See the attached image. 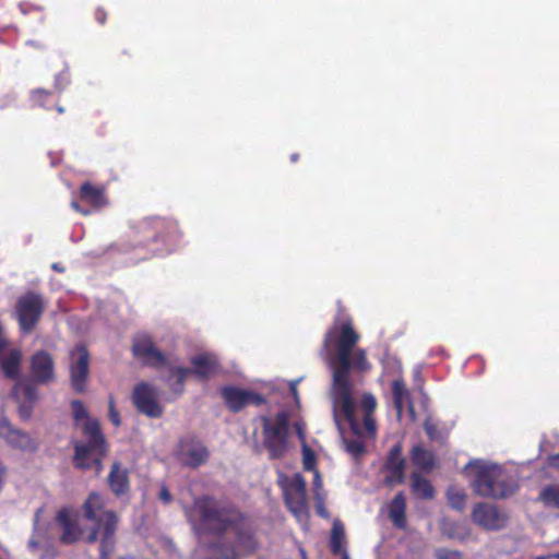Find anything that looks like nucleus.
Masks as SVG:
<instances>
[{
    "mask_svg": "<svg viewBox=\"0 0 559 559\" xmlns=\"http://www.w3.org/2000/svg\"><path fill=\"white\" fill-rule=\"evenodd\" d=\"M359 341V334L354 330L352 322H344L340 330L336 326L330 329L324 337L323 345L329 348L334 343L335 350L328 358L329 368L332 371L330 394L335 395V403L347 407L348 393H355L353 370L368 368L364 349H354Z\"/></svg>",
    "mask_w": 559,
    "mask_h": 559,
    "instance_id": "nucleus-1",
    "label": "nucleus"
},
{
    "mask_svg": "<svg viewBox=\"0 0 559 559\" xmlns=\"http://www.w3.org/2000/svg\"><path fill=\"white\" fill-rule=\"evenodd\" d=\"M71 409L76 423L83 420L82 430L86 441H76L74 443L73 462L75 467L88 469L95 467L99 473L103 468L102 460L107 453L106 441L100 431L97 419L88 417L84 404L79 401H72Z\"/></svg>",
    "mask_w": 559,
    "mask_h": 559,
    "instance_id": "nucleus-2",
    "label": "nucleus"
},
{
    "mask_svg": "<svg viewBox=\"0 0 559 559\" xmlns=\"http://www.w3.org/2000/svg\"><path fill=\"white\" fill-rule=\"evenodd\" d=\"M193 510L199 516L200 528L221 537L229 533L245 514L233 502L211 496L195 499Z\"/></svg>",
    "mask_w": 559,
    "mask_h": 559,
    "instance_id": "nucleus-3",
    "label": "nucleus"
},
{
    "mask_svg": "<svg viewBox=\"0 0 559 559\" xmlns=\"http://www.w3.org/2000/svg\"><path fill=\"white\" fill-rule=\"evenodd\" d=\"M83 511L86 520L96 523V527L87 535L86 542L90 544L97 542L100 534V559H109L116 545L117 514L111 510H104L103 499L96 492L88 495L83 504Z\"/></svg>",
    "mask_w": 559,
    "mask_h": 559,
    "instance_id": "nucleus-4",
    "label": "nucleus"
},
{
    "mask_svg": "<svg viewBox=\"0 0 559 559\" xmlns=\"http://www.w3.org/2000/svg\"><path fill=\"white\" fill-rule=\"evenodd\" d=\"M238 522L229 531L233 540L209 545L210 555L205 559H240L257 551L260 544L252 520L245 513Z\"/></svg>",
    "mask_w": 559,
    "mask_h": 559,
    "instance_id": "nucleus-5",
    "label": "nucleus"
},
{
    "mask_svg": "<svg viewBox=\"0 0 559 559\" xmlns=\"http://www.w3.org/2000/svg\"><path fill=\"white\" fill-rule=\"evenodd\" d=\"M355 393H348L347 407L336 405L335 395L331 394L333 419L341 435L344 449L354 457L365 453L366 448L361 441L362 430L358 418Z\"/></svg>",
    "mask_w": 559,
    "mask_h": 559,
    "instance_id": "nucleus-6",
    "label": "nucleus"
},
{
    "mask_svg": "<svg viewBox=\"0 0 559 559\" xmlns=\"http://www.w3.org/2000/svg\"><path fill=\"white\" fill-rule=\"evenodd\" d=\"M475 468L472 488L477 496L503 499L516 492V481L496 464H469Z\"/></svg>",
    "mask_w": 559,
    "mask_h": 559,
    "instance_id": "nucleus-7",
    "label": "nucleus"
},
{
    "mask_svg": "<svg viewBox=\"0 0 559 559\" xmlns=\"http://www.w3.org/2000/svg\"><path fill=\"white\" fill-rule=\"evenodd\" d=\"M263 428V445L267 449L270 459L277 460L288 450L289 420L285 412L274 417H261Z\"/></svg>",
    "mask_w": 559,
    "mask_h": 559,
    "instance_id": "nucleus-8",
    "label": "nucleus"
},
{
    "mask_svg": "<svg viewBox=\"0 0 559 559\" xmlns=\"http://www.w3.org/2000/svg\"><path fill=\"white\" fill-rule=\"evenodd\" d=\"M217 367H218V362H217L215 356L210 355V354H201V355L195 356L192 359V368H182V367L175 368L171 371L169 381L175 379V382L173 384L174 391H176L177 393H181L183 382H185L186 378L188 377V374L195 373L197 376L205 379V378L214 374L217 370Z\"/></svg>",
    "mask_w": 559,
    "mask_h": 559,
    "instance_id": "nucleus-9",
    "label": "nucleus"
},
{
    "mask_svg": "<svg viewBox=\"0 0 559 559\" xmlns=\"http://www.w3.org/2000/svg\"><path fill=\"white\" fill-rule=\"evenodd\" d=\"M44 311V301L40 295L27 293L16 302V314L21 329L31 332Z\"/></svg>",
    "mask_w": 559,
    "mask_h": 559,
    "instance_id": "nucleus-10",
    "label": "nucleus"
},
{
    "mask_svg": "<svg viewBox=\"0 0 559 559\" xmlns=\"http://www.w3.org/2000/svg\"><path fill=\"white\" fill-rule=\"evenodd\" d=\"M69 372L72 389L76 393L85 392L90 376V354L84 346H76L71 350Z\"/></svg>",
    "mask_w": 559,
    "mask_h": 559,
    "instance_id": "nucleus-11",
    "label": "nucleus"
},
{
    "mask_svg": "<svg viewBox=\"0 0 559 559\" xmlns=\"http://www.w3.org/2000/svg\"><path fill=\"white\" fill-rule=\"evenodd\" d=\"M159 392L145 382L138 384L132 392V401L136 409L151 418H159L164 407L158 403Z\"/></svg>",
    "mask_w": 559,
    "mask_h": 559,
    "instance_id": "nucleus-12",
    "label": "nucleus"
},
{
    "mask_svg": "<svg viewBox=\"0 0 559 559\" xmlns=\"http://www.w3.org/2000/svg\"><path fill=\"white\" fill-rule=\"evenodd\" d=\"M472 520L486 531H499L507 525L508 516L496 506L479 502L472 511Z\"/></svg>",
    "mask_w": 559,
    "mask_h": 559,
    "instance_id": "nucleus-13",
    "label": "nucleus"
},
{
    "mask_svg": "<svg viewBox=\"0 0 559 559\" xmlns=\"http://www.w3.org/2000/svg\"><path fill=\"white\" fill-rule=\"evenodd\" d=\"M29 374L33 383L49 384L56 380L55 360L46 350L35 352L29 359Z\"/></svg>",
    "mask_w": 559,
    "mask_h": 559,
    "instance_id": "nucleus-14",
    "label": "nucleus"
},
{
    "mask_svg": "<svg viewBox=\"0 0 559 559\" xmlns=\"http://www.w3.org/2000/svg\"><path fill=\"white\" fill-rule=\"evenodd\" d=\"M0 437L9 445L23 451L37 449V442L27 432L14 428L7 418H0Z\"/></svg>",
    "mask_w": 559,
    "mask_h": 559,
    "instance_id": "nucleus-15",
    "label": "nucleus"
},
{
    "mask_svg": "<svg viewBox=\"0 0 559 559\" xmlns=\"http://www.w3.org/2000/svg\"><path fill=\"white\" fill-rule=\"evenodd\" d=\"M180 462L190 467H198L209 459L207 448L199 440H183L178 451Z\"/></svg>",
    "mask_w": 559,
    "mask_h": 559,
    "instance_id": "nucleus-16",
    "label": "nucleus"
},
{
    "mask_svg": "<svg viewBox=\"0 0 559 559\" xmlns=\"http://www.w3.org/2000/svg\"><path fill=\"white\" fill-rule=\"evenodd\" d=\"M223 399L231 412H239L248 404L260 405L263 399L251 391L237 388H224L222 391Z\"/></svg>",
    "mask_w": 559,
    "mask_h": 559,
    "instance_id": "nucleus-17",
    "label": "nucleus"
},
{
    "mask_svg": "<svg viewBox=\"0 0 559 559\" xmlns=\"http://www.w3.org/2000/svg\"><path fill=\"white\" fill-rule=\"evenodd\" d=\"M132 349L134 356L143 359L146 364L162 365L165 361V356L147 335H139L133 342Z\"/></svg>",
    "mask_w": 559,
    "mask_h": 559,
    "instance_id": "nucleus-18",
    "label": "nucleus"
},
{
    "mask_svg": "<svg viewBox=\"0 0 559 559\" xmlns=\"http://www.w3.org/2000/svg\"><path fill=\"white\" fill-rule=\"evenodd\" d=\"M56 520L61 528L59 538L62 544L72 545L80 539L82 530L76 521L71 518V511L68 508L59 510Z\"/></svg>",
    "mask_w": 559,
    "mask_h": 559,
    "instance_id": "nucleus-19",
    "label": "nucleus"
},
{
    "mask_svg": "<svg viewBox=\"0 0 559 559\" xmlns=\"http://www.w3.org/2000/svg\"><path fill=\"white\" fill-rule=\"evenodd\" d=\"M108 485L116 496L124 495L129 491V473L119 463H114L108 475Z\"/></svg>",
    "mask_w": 559,
    "mask_h": 559,
    "instance_id": "nucleus-20",
    "label": "nucleus"
},
{
    "mask_svg": "<svg viewBox=\"0 0 559 559\" xmlns=\"http://www.w3.org/2000/svg\"><path fill=\"white\" fill-rule=\"evenodd\" d=\"M21 360L22 354L19 349H13L8 355L0 358V367L7 378H19Z\"/></svg>",
    "mask_w": 559,
    "mask_h": 559,
    "instance_id": "nucleus-21",
    "label": "nucleus"
},
{
    "mask_svg": "<svg viewBox=\"0 0 559 559\" xmlns=\"http://www.w3.org/2000/svg\"><path fill=\"white\" fill-rule=\"evenodd\" d=\"M405 510L406 503L402 492H399L390 503L389 516L397 528H404L405 526Z\"/></svg>",
    "mask_w": 559,
    "mask_h": 559,
    "instance_id": "nucleus-22",
    "label": "nucleus"
},
{
    "mask_svg": "<svg viewBox=\"0 0 559 559\" xmlns=\"http://www.w3.org/2000/svg\"><path fill=\"white\" fill-rule=\"evenodd\" d=\"M285 502L293 514L298 519H306L308 515L307 497L285 491Z\"/></svg>",
    "mask_w": 559,
    "mask_h": 559,
    "instance_id": "nucleus-23",
    "label": "nucleus"
},
{
    "mask_svg": "<svg viewBox=\"0 0 559 559\" xmlns=\"http://www.w3.org/2000/svg\"><path fill=\"white\" fill-rule=\"evenodd\" d=\"M412 479V490L413 492L423 499H431L433 498L435 490L428 479L420 476L417 473H413L411 476Z\"/></svg>",
    "mask_w": 559,
    "mask_h": 559,
    "instance_id": "nucleus-24",
    "label": "nucleus"
},
{
    "mask_svg": "<svg viewBox=\"0 0 559 559\" xmlns=\"http://www.w3.org/2000/svg\"><path fill=\"white\" fill-rule=\"evenodd\" d=\"M345 543V530L340 521H334L331 530L330 548L332 554L340 555L343 551H347L344 548Z\"/></svg>",
    "mask_w": 559,
    "mask_h": 559,
    "instance_id": "nucleus-25",
    "label": "nucleus"
},
{
    "mask_svg": "<svg viewBox=\"0 0 559 559\" xmlns=\"http://www.w3.org/2000/svg\"><path fill=\"white\" fill-rule=\"evenodd\" d=\"M81 197L95 207H100L105 203L104 192L102 189L85 182L81 187Z\"/></svg>",
    "mask_w": 559,
    "mask_h": 559,
    "instance_id": "nucleus-26",
    "label": "nucleus"
},
{
    "mask_svg": "<svg viewBox=\"0 0 559 559\" xmlns=\"http://www.w3.org/2000/svg\"><path fill=\"white\" fill-rule=\"evenodd\" d=\"M412 460L414 464L423 469H431L433 466V455L420 445H416L412 450Z\"/></svg>",
    "mask_w": 559,
    "mask_h": 559,
    "instance_id": "nucleus-27",
    "label": "nucleus"
},
{
    "mask_svg": "<svg viewBox=\"0 0 559 559\" xmlns=\"http://www.w3.org/2000/svg\"><path fill=\"white\" fill-rule=\"evenodd\" d=\"M449 506L457 511H463L466 504V493L463 489L451 486L447 490Z\"/></svg>",
    "mask_w": 559,
    "mask_h": 559,
    "instance_id": "nucleus-28",
    "label": "nucleus"
},
{
    "mask_svg": "<svg viewBox=\"0 0 559 559\" xmlns=\"http://www.w3.org/2000/svg\"><path fill=\"white\" fill-rule=\"evenodd\" d=\"M540 500L548 507H555L559 509V487L556 486H547L545 487L540 495Z\"/></svg>",
    "mask_w": 559,
    "mask_h": 559,
    "instance_id": "nucleus-29",
    "label": "nucleus"
},
{
    "mask_svg": "<svg viewBox=\"0 0 559 559\" xmlns=\"http://www.w3.org/2000/svg\"><path fill=\"white\" fill-rule=\"evenodd\" d=\"M35 383H22L19 382L14 386V393L19 394L20 392L23 393L26 402L34 403L37 400V390L34 386Z\"/></svg>",
    "mask_w": 559,
    "mask_h": 559,
    "instance_id": "nucleus-30",
    "label": "nucleus"
},
{
    "mask_svg": "<svg viewBox=\"0 0 559 559\" xmlns=\"http://www.w3.org/2000/svg\"><path fill=\"white\" fill-rule=\"evenodd\" d=\"M394 466H386L390 471V475L386 476V483L389 484H402L404 481V467L401 462L396 463Z\"/></svg>",
    "mask_w": 559,
    "mask_h": 559,
    "instance_id": "nucleus-31",
    "label": "nucleus"
},
{
    "mask_svg": "<svg viewBox=\"0 0 559 559\" xmlns=\"http://www.w3.org/2000/svg\"><path fill=\"white\" fill-rule=\"evenodd\" d=\"M302 464L306 471L316 469L314 452L306 443L302 444Z\"/></svg>",
    "mask_w": 559,
    "mask_h": 559,
    "instance_id": "nucleus-32",
    "label": "nucleus"
},
{
    "mask_svg": "<svg viewBox=\"0 0 559 559\" xmlns=\"http://www.w3.org/2000/svg\"><path fill=\"white\" fill-rule=\"evenodd\" d=\"M285 491L297 493V495H301V496H306V481H305V479L300 475H296L292 479V481L289 483V485L287 486Z\"/></svg>",
    "mask_w": 559,
    "mask_h": 559,
    "instance_id": "nucleus-33",
    "label": "nucleus"
},
{
    "mask_svg": "<svg viewBox=\"0 0 559 559\" xmlns=\"http://www.w3.org/2000/svg\"><path fill=\"white\" fill-rule=\"evenodd\" d=\"M362 430V437H373L376 433V421L372 417V414H364L362 416V426L360 425Z\"/></svg>",
    "mask_w": 559,
    "mask_h": 559,
    "instance_id": "nucleus-34",
    "label": "nucleus"
},
{
    "mask_svg": "<svg viewBox=\"0 0 559 559\" xmlns=\"http://www.w3.org/2000/svg\"><path fill=\"white\" fill-rule=\"evenodd\" d=\"M393 400H406L408 399V391L405 388L403 381L395 380L392 383Z\"/></svg>",
    "mask_w": 559,
    "mask_h": 559,
    "instance_id": "nucleus-35",
    "label": "nucleus"
},
{
    "mask_svg": "<svg viewBox=\"0 0 559 559\" xmlns=\"http://www.w3.org/2000/svg\"><path fill=\"white\" fill-rule=\"evenodd\" d=\"M399 462H401L402 465H405V461L402 457V449L399 444H396L390 450L386 466L397 465L396 463Z\"/></svg>",
    "mask_w": 559,
    "mask_h": 559,
    "instance_id": "nucleus-36",
    "label": "nucleus"
},
{
    "mask_svg": "<svg viewBox=\"0 0 559 559\" xmlns=\"http://www.w3.org/2000/svg\"><path fill=\"white\" fill-rule=\"evenodd\" d=\"M364 414H372L377 406L376 397L372 394H364L360 401Z\"/></svg>",
    "mask_w": 559,
    "mask_h": 559,
    "instance_id": "nucleus-37",
    "label": "nucleus"
},
{
    "mask_svg": "<svg viewBox=\"0 0 559 559\" xmlns=\"http://www.w3.org/2000/svg\"><path fill=\"white\" fill-rule=\"evenodd\" d=\"M435 556L437 559H462V554L460 551L447 548L437 549Z\"/></svg>",
    "mask_w": 559,
    "mask_h": 559,
    "instance_id": "nucleus-38",
    "label": "nucleus"
},
{
    "mask_svg": "<svg viewBox=\"0 0 559 559\" xmlns=\"http://www.w3.org/2000/svg\"><path fill=\"white\" fill-rule=\"evenodd\" d=\"M424 429L427 433V436L431 440H438L439 439V431L437 429V426L431 420H426L424 424Z\"/></svg>",
    "mask_w": 559,
    "mask_h": 559,
    "instance_id": "nucleus-39",
    "label": "nucleus"
},
{
    "mask_svg": "<svg viewBox=\"0 0 559 559\" xmlns=\"http://www.w3.org/2000/svg\"><path fill=\"white\" fill-rule=\"evenodd\" d=\"M108 415H109L110 421L115 426L118 427L121 424L120 415H119L118 411L116 409L115 402L111 397L109 400V414Z\"/></svg>",
    "mask_w": 559,
    "mask_h": 559,
    "instance_id": "nucleus-40",
    "label": "nucleus"
},
{
    "mask_svg": "<svg viewBox=\"0 0 559 559\" xmlns=\"http://www.w3.org/2000/svg\"><path fill=\"white\" fill-rule=\"evenodd\" d=\"M32 408H33V403H28V402L22 403L19 407V413H20L21 418H23V419L29 418V416L32 414Z\"/></svg>",
    "mask_w": 559,
    "mask_h": 559,
    "instance_id": "nucleus-41",
    "label": "nucleus"
},
{
    "mask_svg": "<svg viewBox=\"0 0 559 559\" xmlns=\"http://www.w3.org/2000/svg\"><path fill=\"white\" fill-rule=\"evenodd\" d=\"M158 498L166 504L173 500L171 493L165 486L160 488Z\"/></svg>",
    "mask_w": 559,
    "mask_h": 559,
    "instance_id": "nucleus-42",
    "label": "nucleus"
},
{
    "mask_svg": "<svg viewBox=\"0 0 559 559\" xmlns=\"http://www.w3.org/2000/svg\"><path fill=\"white\" fill-rule=\"evenodd\" d=\"M9 342L4 332L3 326L0 324V353H2L8 346Z\"/></svg>",
    "mask_w": 559,
    "mask_h": 559,
    "instance_id": "nucleus-43",
    "label": "nucleus"
},
{
    "mask_svg": "<svg viewBox=\"0 0 559 559\" xmlns=\"http://www.w3.org/2000/svg\"><path fill=\"white\" fill-rule=\"evenodd\" d=\"M547 466L551 468H559V453L548 456Z\"/></svg>",
    "mask_w": 559,
    "mask_h": 559,
    "instance_id": "nucleus-44",
    "label": "nucleus"
},
{
    "mask_svg": "<svg viewBox=\"0 0 559 559\" xmlns=\"http://www.w3.org/2000/svg\"><path fill=\"white\" fill-rule=\"evenodd\" d=\"M56 556L57 551L52 547H50L45 551V554L40 556L39 559H53Z\"/></svg>",
    "mask_w": 559,
    "mask_h": 559,
    "instance_id": "nucleus-45",
    "label": "nucleus"
},
{
    "mask_svg": "<svg viewBox=\"0 0 559 559\" xmlns=\"http://www.w3.org/2000/svg\"><path fill=\"white\" fill-rule=\"evenodd\" d=\"M393 402H394V406H395L396 412H397V416L401 417L402 413H403L405 400H393Z\"/></svg>",
    "mask_w": 559,
    "mask_h": 559,
    "instance_id": "nucleus-46",
    "label": "nucleus"
},
{
    "mask_svg": "<svg viewBox=\"0 0 559 559\" xmlns=\"http://www.w3.org/2000/svg\"><path fill=\"white\" fill-rule=\"evenodd\" d=\"M313 472H314L313 485L317 489H319L322 486V479H321L320 473L317 469H314Z\"/></svg>",
    "mask_w": 559,
    "mask_h": 559,
    "instance_id": "nucleus-47",
    "label": "nucleus"
},
{
    "mask_svg": "<svg viewBox=\"0 0 559 559\" xmlns=\"http://www.w3.org/2000/svg\"><path fill=\"white\" fill-rule=\"evenodd\" d=\"M106 16H107V14H106V12H105V11H103V10H100V9L96 11V20H97L100 24H104V23H105V21H106Z\"/></svg>",
    "mask_w": 559,
    "mask_h": 559,
    "instance_id": "nucleus-48",
    "label": "nucleus"
},
{
    "mask_svg": "<svg viewBox=\"0 0 559 559\" xmlns=\"http://www.w3.org/2000/svg\"><path fill=\"white\" fill-rule=\"evenodd\" d=\"M296 431L300 440L305 443V431L299 423H296L295 425Z\"/></svg>",
    "mask_w": 559,
    "mask_h": 559,
    "instance_id": "nucleus-49",
    "label": "nucleus"
},
{
    "mask_svg": "<svg viewBox=\"0 0 559 559\" xmlns=\"http://www.w3.org/2000/svg\"><path fill=\"white\" fill-rule=\"evenodd\" d=\"M5 467L2 465V463L0 462V490L2 489V486L4 484V478H5Z\"/></svg>",
    "mask_w": 559,
    "mask_h": 559,
    "instance_id": "nucleus-50",
    "label": "nucleus"
},
{
    "mask_svg": "<svg viewBox=\"0 0 559 559\" xmlns=\"http://www.w3.org/2000/svg\"><path fill=\"white\" fill-rule=\"evenodd\" d=\"M72 209H74L75 211L78 212H81L83 215H88L90 214V211L87 210H81L80 205L78 202H72L71 204Z\"/></svg>",
    "mask_w": 559,
    "mask_h": 559,
    "instance_id": "nucleus-51",
    "label": "nucleus"
},
{
    "mask_svg": "<svg viewBox=\"0 0 559 559\" xmlns=\"http://www.w3.org/2000/svg\"><path fill=\"white\" fill-rule=\"evenodd\" d=\"M38 542L35 539V538H31L29 542H28V548L32 550V551H35L37 548H38Z\"/></svg>",
    "mask_w": 559,
    "mask_h": 559,
    "instance_id": "nucleus-52",
    "label": "nucleus"
},
{
    "mask_svg": "<svg viewBox=\"0 0 559 559\" xmlns=\"http://www.w3.org/2000/svg\"><path fill=\"white\" fill-rule=\"evenodd\" d=\"M297 383H298V381H295V382H292V383H290V391H292V393H293V395H294L295 400H297V399H298Z\"/></svg>",
    "mask_w": 559,
    "mask_h": 559,
    "instance_id": "nucleus-53",
    "label": "nucleus"
},
{
    "mask_svg": "<svg viewBox=\"0 0 559 559\" xmlns=\"http://www.w3.org/2000/svg\"><path fill=\"white\" fill-rule=\"evenodd\" d=\"M51 267H52V270H55V271H57V272H60V273H62V272H64V271H66L64 266H63V265H61V264H60V263H58V262L52 263Z\"/></svg>",
    "mask_w": 559,
    "mask_h": 559,
    "instance_id": "nucleus-54",
    "label": "nucleus"
},
{
    "mask_svg": "<svg viewBox=\"0 0 559 559\" xmlns=\"http://www.w3.org/2000/svg\"><path fill=\"white\" fill-rule=\"evenodd\" d=\"M317 511H318L319 515H321L323 518L328 516V513H326L325 509L322 506L319 504Z\"/></svg>",
    "mask_w": 559,
    "mask_h": 559,
    "instance_id": "nucleus-55",
    "label": "nucleus"
},
{
    "mask_svg": "<svg viewBox=\"0 0 559 559\" xmlns=\"http://www.w3.org/2000/svg\"><path fill=\"white\" fill-rule=\"evenodd\" d=\"M154 224L156 227L164 226L166 223L163 219H154Z\"/></svg>",
    "mask_w": 559,
    "mask_h": 559,
    "instance_id": "nucleus-56",
    "label": "nucleus"
},
{
    "mask_svg": "<svg viewBox=\"0 0 559 559\" xmlns=\"http://www.w3.org/2000/svg\"><path fill=\"white\" fill-rule=\"evenodd\" d=\"M341 555H342V559H349L347 551H343Z\"/></svg>",
    "mask_w": 559,
    "mask_h": 559,
    "instance_id": "nucleus-57",
    "label": "nucleus"
},
{
    "mask_svg": "<svg viewBox=\"0 0 559 559\" xmlns=\"http://www.w3.org/2000/svg\"><path fill=\"white\" fill-rule=\"evenodd\" d=\"M549 557L552 558V559H559V552L549 555Z\"/></svg>",
    "mask_w": 559,
    "mask_h": 559,
    "instance_id": "nucleus-58",
    "label": "nucleus"
},
{
    "mask_svg": "<svg viewBox=\"0 0 559 559\" xmlns=\"http://www.w3.org/2000/svg\"><path fill=\"white\" fill-rule=\"evenodd\" d=\"M57 111H58L59 114H63V112H64V108H63V107H61V106H58V107H57Z\"/></svg>",
    "mask_w": 559,
    "mask_h": 559,
    "instance_id": "nucleus-59",
    "label": "nucleus"
},
{
    "mask_svg": "<svg viewBox=\"0 0 559 559\" xmlns=\"http://www.w3.org/2000/svg\"><path fill=\"white\" fill-rule=\"evenodd\" d=\"M297 159H298V154H293V155H292V160H293V162H296Z\"/></svg>",
    "mask_w": 559,
    "mask_h": 559,
    "instance_id": "nucleus-60",
    "label": "nucleus"
},
{
    "mask_svg": "<svg viewBox=\"0 0 559 559\" xmlns=\"http://www.w3.org/2000/svg\"><path fill=\"white\" fill-rule=\"evenodd\" d=\"M38 515H39V511H37L35 514V524H37V522H38Z\"/></svg>",
    "mask_w": 559,
    "mask_h": 559,
    "instance_id": "nucleus-61",
    "label": "nucleus"
},
{
    "mask_svg": "<svg viewBox=\"0 0 559 559\" xmlns=\"http://www.w3.org/2000/svg\"><path fill=\"white\" fill-rule=\"evenodd\" d=\"M550 558L549 556H539V557H536L535 559H548Z\"/></svg>",
    "mask_w": 559,
    "mask_h": 559,
    "instance_id": "nucleus-62",
    "label": "nucleus"
},
{
    "mask_svg": "<svg viewBox=\"0 0 559 559\" xmlns=\"http://www.w3.org/2000/svg\"><path fill=\"white\" fill-rule=\"evenodd\" d=\"M300 552H301V556L305 557L306 556V552L304 549H300Z\"/></svg>",
    "mask_w": 559,
    "mask_h": 559,
    "instance_id": "nucleus-63",
    "label": "nucleus"
}]
</instances>
